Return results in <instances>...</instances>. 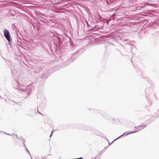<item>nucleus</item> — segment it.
I'll use <instances>...</instances> for the list:
<instances>
[{"instance_id": "20", "label": "nucleus", "mask_w": 159, "mask_h": 159, "mask_svg": "<svg viewBox=\"0 0 159 159\" xmlns=\"http://www.w3.org/2000/svg\"><path fill=\"white\" fill-rule=\"evenodd\" d=\"M38 112H39V114H41V115H42V114H41V113L39 111H38Z\"/></svg>"}, {"instance_id": "23", "label": "nucleus", "mask_w": 159, "mask_h": 159, "mask_svg": "<svg viewBox=\"0 0 159 159\" xmlns=\"http://www.w3.org/2000/svg\"><path fill=\"white\" fill-rule=\"evenodd\" d=\"M24 41H26V42H27V41H28V40H24Z\"/></svg>"}, {"instance_id": "1", "label": "nucleus", "mask_w": 159, "mask_h": 159, "mask_svg": "<svg viewBox=\"0 0 159 159\" xmlns=\"http://www.w3.org/2000/svg\"><path fill=\"white\" fill-rule=\"evenodd\" d=\"M20 80H15V84L14 85V87L16 89H19L23 92L25 93V97H26L30 94L31 93V87L30 86H28L25 88L22 87L20 85Z\"/></svg>"}, {"instance_id": "25", "label": "nucleus", "mask_w": 159, "mask_h": 159, "mask_svg": "<svg viewBox=\"0 0 159 159\" xmlns=\"http://www.w3.org/2000/svg\"><path fill=\"white\" fill-rule=\"evenodd\" d=\"M31 159H33L32 158V157H31Z\"/></svg>"}, {"instance_id": "2", "label": "nucleus", "mask_w": 159, "mask_h": 159, "mask_svg": "<svg viewBox=\"0 0 159 159\" xmlns=\"http://www.w3.org/2000/svg\"><path fill=\"white\" fill-rule=\"evenodd\" d=\"M77 57L78 56L76 55V54H73L70 59H67L66 57V62H64V63H66V66L73 62L76 59Z\"/></svg>"}, {"instance_id": "11", "label": "nucleus", "mask_w": 159, "mask_h": 159, "mask_svg": "<svg viewBox=\"0 0 159 159\" xmlns=\"http://www.w3.org/2000/svg\"><path fill=\"white\" fill-rule=\"evenodd\" d=\"M17 44H18V45L19 46H24L23 44V43L20 42L18 41V40H17Z\"/></svg>"}, {"instance_id": "10", "label": "nucleus", "mask_w": 159, "mask_h": 159, "mask_svg": "<svg viewBox=\"0 0 159 159\" xmlns=\"http://www.w3.org/2000/svg\"><path fill=\"white\" fill-rule=\"evenodd\" d=\"M20 140H21L22 141H23V143L24 144V145L25 146V147H26V145L25 143V140L22 137H21L20 138H19V139Z\"/></svg>"}, {"instance_id": "16", "label": "nucleus", "mask_w": 159, "mask_h": 159, "mask_svg": "<svg viewBox=\"0 0 159 159\" xmlns=\"http://www.w3.org/2000/svg\"><path fill=\"white\" fill-rule=\"evenodd\" d=\"M124 42V43H128V42H127V41L128 40H123Z\"/></svg>"}, {"instance_id": "5", "label": "nucleus", "mask_w": 159, "mask_h": 159, "mask_svg": "<svg viewBox=\"0 0 159 159\" xmlns=\"http://www.w3.org/2000/svg\"><path fill=\"white\" fill-rule=\"evenodd\" d=\"M37 112H38V109H31L30 110V113L27 115L29 116L32 117L33 115L35 114Z\"/></svg>"}, {"instance_id": "8", "label": "nucleus", "mask_w": 159, "mask_h": 159, "mask_svg": "<svg viewBox=\"0 0 159 159\" xmlns=\"http://www.w3.org/2000/svg\"><path fill=\"white\" fill-rule=\"evenodd\" d=\"M70 43V45L73 47H74L75 46V44L73 42L72 40H69Z\"/></svg>"}, {"instance_id": "18", "label": "nucleus", "mask_w": 159, "mask_h": 159, "mask_svg": "<svg viewBox=\"0 0 159 159\" xmlns=\"http://www.w3.org/2000/svg\"><path fill=\"white\" fill-rule=\"evenodd\" d=\"M4 133L6 134H7V135H10V136H12V135L11 134H9L8 133H6L5 132H4Z\"/></svg>"}, {"instance_id": "22", "label": "nucleus", "mask_w": 159, "mask_h": 159, "mask_svg": "<svg viewBox=\"0 0 159 159\" xmlns=\"http://www.w3.org/2000/svg\"><path fill=\"white\" fill-rule=\"evenodd\" d=\"M52 156V155H51V154H48V156Z\"/></svg>"}, {"instance_id": "21", "label": "nucleus", "mask_w": 159, "mask_h": 159, "mask_svg": "<svg viewBox=\"0 0 159 159\" xmlns=\"http://www.w3.org/2000/svg\"><path fill=\"white\" fill-rule=\"evenodd\" d=\"M147 91H148V89L146 90V93H147Z\"/></svg>"}, {"instance_id": "7", "label": "nucleus", "mask_w": 159, "mask_h": 159, "mask_svg": "<svg viewBox=\"0 0 159 159\" xmlns=\"http://www.w3.org/2000/svg\"><path fill=\"white\" fill-rule=\"evenodd\" d=\"M16 80H20L21 85L22 87L25 88V81L23 79L20 77H19Z\"/></svg>"}, {"instance_id": "19", "label": "nucleus", "mask_w": 159, "mask_h": 159, "mask_svg": "<svg viewBox=\"0 0 159 159\" xmlns=\"http://www.w3.org/2000/svg\"><path fill=\"white\" fill-rule=\"evenodd\" d=\"M79 159H83V157H81L79 158Z\"/></svg>"}, {"instance_id": "12", "label": "nucleus", "mask_w": 159, "mask_h": 159, "mask_svg": "<svg viewBox=\"0 0 159 159\" xmlns=\"http://www.w3.org/2000/svg\"><path fill=\"white\" fill-rule=\"evenodd\" d=\"M125 134V133H124L123 134H122L118 138H117L116 139H115L112 142H111V143L110 144H111L114 141H115V140H117V139H119V138H120V137H121L122 136H123Z\"/></svg>"}, {"instance_id": "15", "label": "nucleus", "mask_w": 159, "mask_h": 159, "mask_svg": "<svg viewBox=\"0 0 159 159\" xmlns=\"http://www.w3.org/2000/svg\"><path fill=\"white\" fill-rule=\"evenodd\" d=\"M25 148H26V150L29 153V154L30 155V153L29 152V150H28V149H27V148H26V147H25Z\"/></svg>"}, {"instance_id": "9", "label": "nucleus", "mask_w": 159, "mask_h": 159, "mask_svg": "<svg viewBox=\"0 0 159 159\" xmlns=\"http://www.w3.org/2000/svg\"><path fill=\"white\" fill-rule=\"evenodd\" d=\"M56 41H57V42L58 43V45H56V46H57H57L58 47H59V48L60 47H61V41L62 40H56Z\"/></svg>"}, {"instance_id": "13", "label": "nucleus", "mask_w": 159, "mask_h": 159, "mask_svg": "<svg viewBox=\"0 0 159 159\" xmlns=\"http://www.w3.org/2000/svg\"><path fill=\"white\" fill-rule=\"evenodd\" d=\"M8 43L9 45L11 47L12 45V40H8Z\"/></svg>"}, {"instance_id": "3", "label": "nucleus", "mask_w": 159, "mask_h": 159, "mask_svg": "<svg viewBox=\"0 0 159 159\" xmlns=\"http://www.w3.org/2000/svg\"><path fill=\"white\" fill-rule=\"evenodd\" d=\"M146 126H147L146 125L142 124L140 125L135 127V129H134L135 131H134L130 132L125 135H124L126 136V135H128L129 134H131L132 133H136V132H137V131H138L141 130V129H144V128H145L146 127Z\"/></svg>"}, {"instance_id": "17", "label": "nucleus", "mask_w": 159, "mask_h": 159, "mask_svg": "<svg viewBox=\"0 0 159 159\" xmlns=\"http://www.w3.org/2000/svg\"><path fill=\"white\" fill-rule=\"evenodd\" d=\"M52 132H53V131H52L51 133V134L50 135V137H51V136H52Z\"/></svg>"}, {"instance_id": "24", "label": "nucleus", "mask_w": 159, "mask_h": 159, "mask_svg": "<svg viewBox=\"0 0 159 159\" xmlns=\"http://www.w3.org/2000/svg\"><path fill=\"white\" fill-rule=\"evenodd\" d=\"M21 41H22V42H23V40H21Z\"/></svg>"}, {"instance_id": "4", "label": "nucleus", "mask_w": 159, "mask_h": 159, "mask_svg": "<svg viewBox=\"0 0 159 159\" xmlns=\"http://www.w3.org/2000/svg\"><path fill=\"white\" fill-rule=\"evenodd\" d=\"M105 41V40H90L89 42V45H96L98 44H102L103 43V41Z\"/></svg>"}, {"instance_id": "6", "label": "nucleus", "mask_w": 159, "mask_h": 159, "mask_svg": "<svg viewBox=\"0 0 159 159\" xmlns=\"http://www.w3.org/2000/svg\"><path fill=\"white\" fill-rule=\"evenodd\" d=\"M4 35L7 40H10V34L9 32L7 30L4 31Z\"/></svg>"}, {"instance_id": "14", "label": "nucleus", "mask_w": 159, "mask_h": 159, "mask_svg": "<svg viewBox=\"0 0 159 159\" xmlns=\"http://www.w3.org/2000/svg\"><path fill=\"white\" fill-rule=\"evenodd\" d=\"M13 135H15V136H16V138L18 139H19V138L18 137V136L17 135V134H13Z\"/></svg>"}]
</instances>
